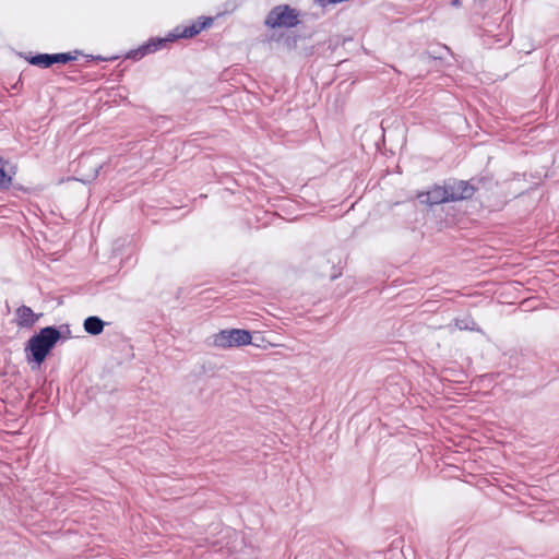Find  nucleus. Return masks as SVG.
Here are the masks:
<instances>
[{"label":"nucleus","mask_w":559,"mask_h":559,"mask_svg":"<svg viewBox=\"0 0 559 559\" xmlns=\"http://www.w3.org/2000/svg\"><path fill=\"white\" fill-rule=\"evenodd\" d=\"M214 22L212 16H199L189 25H178L169 31L165 36H153L134 49L126 53L127 59L139 61L144 57L165 49L169 44L179 39H191L201 32L210 28Z\"/></svg>","instance_id":"1"},{"label":"nucleus","mask_w":559,"mask_h":559,"mask_svg":"<svg viewBox=\"0 0 559 559\" xmlns=\"http://www.w3.org/2000/svg\"><path fill=\"white\" fill-rule=\"evenodd\" d=\"M57 344L58 334L56 330H48L47 326L39 329L25 343L26 360L40 366Z\"/></svg>","instance_id":"2"},{"label":"nucleus","mask_w":559,"mask_h":559,"mask_svg":"<svg viewBox=\"0 0 559 559\" xmlns=\"http://www.w3.org/2000/svg\"><path fill=\"white\" fill-rule=\"evenodd\" d=\"M301 12L289 4H278L267 13L264 24L271 29L294 28L301 23Z\"/></svg>","instance_id":"3"},{"label":"nucleus","mask_w":559,"mask_h":559,"mask_svg":"<svg viewBox=\"0 0 559 559\" xmlns=\"http://www.w3.org/2000/svg\"><path fill=\"white\" fill-rule=\"evenodd\" d=\"M82 55L81 50H73V51H67V52H55V53H47V52H36L32 53L28 52L26 55H23L22 57L31 64L38 67L40 69H48L52 67L53 64H67L72 61L78 60V57Z\"/></svg>","instance_id":"4"},{"label":"nucleus","mask_w":559,"mask_h":559,"mask_svg":"<svg viewBox=\"0 0 559 559\" xmlns=\"http://www.w3.org/2000/svg\"><path fill=\"white\" fill-rule=\"evenodd\" d=\"M251 342L252 334L246 329H224L214 335V345L221 348L241 347Z\"/></svg>","instance_id":"5"},{"label":"nucleus","mask_w":559,"mask_h":559,"mask_svg":"<svg viewBox=\"0 0 559 559\" xmlns=\"http://www.w3.org/2000/svg\"><path fill=\"white\" fill-rule=\"evenodd\" d=\"M416 198L420 204L425 205H435L449 202L445 186H432L425 191L418 192Z\"/></svg>","instance_id":"6"},{"label":"nucleus","mask_w":559,"mask_h":559,"mask_svg":"<svg viewBox=\"0 0 559 559\" xmlns=\"http://www.w3.org/2000/svg\"><path fill=\"white\" fill-rule=\"evenodd\" d=\"M14 316V321L20 329H32L43 313H36L31 307L22 305L16 308Z\"/></svg>","instance_id":"7"},{"label":"nucleus","mask_w":559,"mask_h":559,"mask_svg":"<svg viewBox=\"0 0 559 559\" xmlns=\"http://www.w3.org/2000/svg\"><path fill=\"white\" fill-rule=\"evenodd\" d=\"M449 201L468 199L474 194V187L465 181H455L445 186Z\"/></svg>","instance_id":"8"},{"label":"nucleus","mask_w":559,"mask_h":559,"mask_svg":"<svg viewBox=\"0 0 559 559\" xmlns=\"http://www.w3.org/2000/svg\"><path fill=\"white\" fill-rule=\"evenodd\" d=\"M106 325H108V322L98 316H88L83 320V330L91 336L102 334Z\"/></svg>","instance_id":"9"},{"label":"nucleus","mask_w":559,"mask_h":559,"mask_svg":"<svg viewBox=\"0 0 559 559\" xmlns=\"http://www.w3.org/2000/svg\"><path fill=\"white\" fill-rule=\"evenodd\" d=\"M352 37H344L341 35H332L328 38L325 41L328 50L331 52H335L341 46H346L347 44L352 43Z\"/></svg>","instance_id":"10"},{"label":"nucleus","mask_w":559,"mask_h":559,"mask_svg":"<svg viewBox=\"0 0 559 559\" xmlns=\"http://www.w3.org/2000/svg\"><path fill=\"white\" fill-rule=\"evenodd\" d=\"M48 330H56L58 334V342L67 341L72 337L71 329L69 324H60V325H47Z\"/></svg>","instance_id":"11"},{"label":"nucleus","mask_w":559,"mask_h":559,"mask_svg":"<svg viewBox=\"0 0 559 559\" xmlns=\"http://www.w3.org/2000/svg\"><path fill=\"white\" fill-rule=\"evenodd\" d=\"M12 176L9 175L3 166H0V190H7L12 185Z\"/></svg>","instance_id":"12"},{"label":"nucleus","mask_w":559,"mask_h":559,"mask_svg":"<svg viewBox=\"0 0 559 559\" xmlns=\"http://www.w3.org/2000/svg\"><path fill=\"white\" fill-rule=\"evenodd\" d=\"M90 60H95V61H114L117 59L116 56H112V57H109V58H106V57H103L100 55H88L86 56Z\"/></svg>","instance_id":"13"},{"label":"nucleus","mask_w":559,"mask_h":559,"mask_svg":"<svg viewBox=\"0 0 559 559\" xmlns=\"http://www.w3.org/2000/svg\"><path fill=\"white\" fill-rule=\"evenodd\" d=\"M379 127L382 131L381 136L379 138V141L377 143L378 148L380 150V145L384 144V119H382L379 123Z\"/></svg>","instance_id":"14"},{"label":"nucleus","mask_w":559,"mask_h":559,"mask_svg":"<svg viewBox=\"0 0 559 559\" xmlns=\"http://www.w3.org/2000/svg\"><path fill=\"white\" fill-rule=\"evenodd\" d=\"M102 168H103V165H98V166L95 167L94 174L92 176V180H94L98 176V174H99Z\"/></svg>","instance_id":"15"},{"label":"nucleus","mask_w":559,"mask_h":559,"mask_svg":"<svg viewBox=\"0 0 559 559\" xmlns=\"http://www.w3.org/2000/svg\"><path fill=\"white\" fill-rule=\"evenodd\" d=\"M329 276H330V278L333 281V280H335V278L337 277V274H335V273H331Z\"/></svg>","instance_id":"16"},{"label":"nucleus","mask_w":559,"mask_h":559,"mask_svg":"<svg viewBox=\"0 0 559 559\" xmlns=\"http://www.w3.org/2000/svg\"><path fill=\"white\" fill-rule=\"evenodd\" d=\"M457 325H459L460 329H468V325H461L459 323H457Z\"/></svg>","instance_id":"17"}]
</instances>
